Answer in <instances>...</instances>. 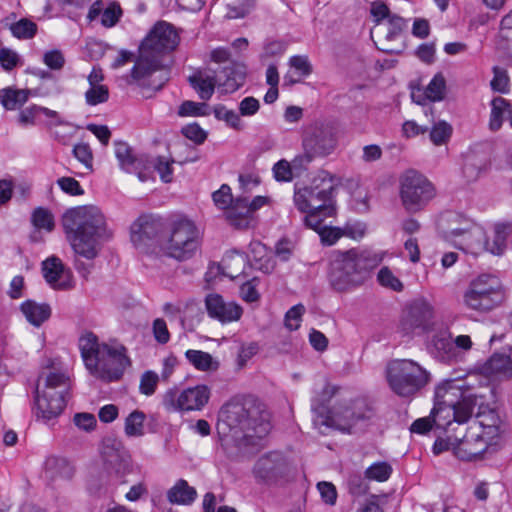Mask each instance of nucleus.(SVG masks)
I'll use <instances>...</instances> for the list:
<instances>
[{
  "label": "nucleus",
  "mask_w": 512,
  "mask_h": 512,
  "mask_svg": "<svg viewBox=\"0 0 512 512\" xmlns=\"http://www.w3.org/2000/svg\"><path fill=\"white\" fill-rule=\"evenodd\" d=\"M218 429L239 446L256 445L271 430L270 413L251 396L234 398L220 409Z\"/></svg>",
  "instance_id": "nucleus-1"
},
{
  "label": "nucleus",
  "mask_w": 512,
  "mask_h": 512,
  "mask_svg": "<svg viewBox=\"0 0 512 512\" xmlns=\"http://www.w3.org/2000/svg\"><path fill=\"white\" fill-rule=\"evenodd\" d=\"M62 225L74 252L88 260L98 255L100 241L112 237L103 213L94 205L68 209L62 216Z\"/></svg>",
  "instance_id": "nucleus-2"
},
{
  "label": "nucleus",
  "mask_w": 512,
  "mask_h": 512,
  "mask_svg": "<svg viewBox=\"0 0 512 512\" xmlns=\"http://www.w3.org/2000/svg\"><path fill=\"white\" fill-rule=\"evenodd\" d=\"M381 261V256L357 248L333 251L328 271L329 285L337 293L351 292L368 280L370 272Z\"/></svg>",
  "instance_id": "nucleus-3"
},
{
  "label": "nucleus",
  "mask_w": 512,
  "mask_h": 512,
  "mask_svg": "<svg viewBox=\"0 0 512 512\" xmlns=\"http://www.w3.org/2000/svg\"><path fill=\"white\" fill-rule=\"evenodd\" d=\"M78 346L87 370L102 380L120 379L130 365L127 349L123 345L100 342L93 332H84L79 338Z\"/></svg>",
  "instance_id": "nucleus-4"
},
{
  "label": "nucleus",
  "mask_w": 512,
  "mask_h": 512,
  "mask_svg": "<svg viewBox=\"0 0 512 512\" xmlns=\"http://www.w3.org/2000/svg\"><path fill=\"white\" fill-rule=\"evenodd\" d=\"M175 27L165 21L157 22L142 40L138 56L131 69L132 78L139 84L164 67L163 59L179 45Z\"/></svg>",
  "instance_id": "nucleus-5"
},
{
  "label": "nucleus",
  "mask_w": 512,
  "mask_h": 512,
  "mask_svg": "<svg viewBox=\"0 0 512 512\" xmlns=\"http://www.w3.org/2000/svg\"><path fill=\"white\" fill-rule=\"evenodd\" d=\"M334 392L335 388L327 385L323 389L322 399L312 402V411L315 414L313 424L321 433L325 432L323 428L351 433L358 421L371 418L372 409L362 400L341 401L332 409L327 408L323 401L330 399Z\"/></svg>",
  "instance_id": "nucleus-6"
},
{
  "label": "nucleus",
  "mask_w": 512,
  "mask_h": 512,
  "mask_svg": "<svg viewBox=\"0 0 512 512\" xmlns=\"http://www.w3.org/2000/svg\"><path fill=\"white\" fill-rule=\"evenodd\" d=\"M200 247V233L195 224L187 219L175 221L169 234L162 241V247L156 251L160 260L168 257L179 262L195 256Z\"/></svg>",
  "instance_id": "nucleus-7"
},
{
  "label": "nucleus",
  "mask_w": 512,
  "mask_h": 512,
  "mask_svg": "<svg viewBox=\"0 0 512 512\" xmlns=\"http://www.w3.org/2000/svg\"><path fill=\"white\" fill-rule=\"evenodd\" d=\"M39 378L35 390L37 415L45 420L58 417L64 410L69 389V377L65 373L50 372L44 378L41 388Z\"/></svg>",
  "instance_id": "nucleus-8"
},
{
  "label": "nucleus",
  "mask_w": 512,
  "mask_h": 512,
  "mask_svg": "<svg viewBox=\"0 0 512 512\" xmlns=\"http://www.w3.org/2000/svg\"><path fill=\"white\" fill-rule=\"evenodd\" d=\"M387 380L395 394L411 397L429 383L430 373L413 360H395L387 367Z\"/></svg>",
  "instance_id": "nucleus-9"
},
{
  "label": "nucleus",
  "mask_w": 512,
  "mask_h": 512,
  "mask_svg": "<svg viewBox=\"0 0 512 512\" xmlns=\"http://www.w3.org/2000/svg\"><path fill=\"white\" fill-rule=\"evenodd\" d=\"M463 300L467 308L486 313L506 300V293L497 277L482 274L470 282Z\"/></svg>",
  "instance_id": "nucleus-10"
},
{
  "label": "nucleus",
  "mask_w": 512,
  "mask_h": 512,
  "mask_svg": "<svg viewBox=\"0 0 512 512\" xmlns=\"http://www.w3.org/2000/svg\"><path fill=\"white\" fill-rule=\"evenodd\" d=\"M335 187L331 180L314 179L310 185L298 187L294 190V204L301 212L310 210L324 211L325 215H333V194Z\"/></svg>",
  "instance_id": "nucleus-11"
},
{
  "label": "nucleus",
  "mask_w": 512,
  "mask_h": 512,
  "mask_svg": "<svg viewBox=\"0 0 512 512\" xmlns=\"http://www.w3.org/2000/svg\"><path fill=\"white\" fill-rule=\"evenodd\" d=\"M436 195L434 185L421 173L407 171L400 181V198L409 213L421 211Z\"/></svg>",
  "instance_id": "nucleus-12"
},
{
  "label": "nucleus",
  "mask_w": 512,
  "mask_h": 512,
  "mask_svg": "<svg viewBox=\"0 0 512 512\" xmlns=\"http://www.w3.org/2000/svg\"><path fill=\"white\" fill-rule=\"evenodd\" d=\"M211 390L207 385L200 384L179 390L169 388L162 395V405L168 412L200 411L208 403Z\"/></svg>",
  "instance_id": "nucleus-13"
},
{
  "label": "nucleus",
  "mask_w": 512,
  "mask_h": 512,
  "mask_svg": "<svg viewBox=\"0 0 512 512\" xmlns=\"http://www.w3.org/2000/svg\"><path fill=\"white\" fill-rule=\"evenodd\" d=\"M162 222L153 218H140L133 224L131 241L135 248L155 261H160L157 249L162 247L166 236H161Z\"/></svg>",
  "instance_id": "nucleus-14"
},
{
  "label": "nucleus",
  "mask_w": 512,
  "mask_h": 512,
  "mask_svg": "<svg viewBox=\"0 0 512 512\" xmlns=\"http://www.w3.org/2000/svg\"><path fill=\"white\" fill-rule=\"evenodd\" d=\"M101 455L103 472L109 481L123 482V478L131 473V456L119 440L106 438L103 441Z\"/></svg>",
  "instance_id": "nucleus-15"
},
{
  "label": "nucleus",
  "mask_w": 512,
  "mask_h": 512,
  "mask_svg": "<svg viewBox=\"0 0 512 512\" xmlns=\"http://www.w3.org/2000/svg\"><path fill=\"white\" fill-rule=\"evenodd\" d=\"M335 128L323 122H314L307 126L302 136V148H307L319 157L330 155L336 148Z\"/></svg>",
  "instance_id": "nucleus-16"
},
{
  "label": "nucleus",
  "mask_w": 512,
  "mask_h": 512,
  "mask_svg": "<svg viewBox=\"0 0 512 512\" xmlns=\"http://www.w3.org/2000/svg\"><path fill=\"white\" fill-rule=\"evenodd\" d=\"M288 470V462L284 455L273 451L257 459L253 475L259 482L271 483L286 475Z\"/></svg>",
  "instance_id": "nucleus-17"
},
{
  "label": "nucleus",
  "mask_w": 512,
  "mask_h": 512,
  "mask_svg": "<svg viewBox=\"0 0 512 512\" xmlns=\"http://www.w3.org/2000/svg\"><path fill=\"white\" fill-rule=\"evenodd\" d=\"M434 401L437 405H446L458 410L464 406V403L470 402L471 414L476 405V398L468 390H463L454 380L445 381L436 387Z\"/></svg>",
  "instance_id": "nucleus-18"
},
{
  "label": "nucleus",
  "mask_w": 512,
  "mask_h": 512,
  "mask_svg": "<svg viewBox=\"0 0 512 512\" xmlns=\"http://www.w3.org/2000/svg\"><path fill=\"white\" fill-rule=\"evenodd\" d=\"M432 315L433 309L427 301L423 299L416 300L403 311L400 327L406 334L416 329H425Z\"/></svg>",
  "instance_id": "nucleus-19"
},
{
  "label": "nucleus",
  "mask_w": 512,
  "mask_h": 512,
  "mask_svg": "<svg viewBox=\"0 0 512 512\" xmlns=\"http://www.w3.org/2000/svg\"><path fill=\"white\" fill-rule=\"evenodd\" d=\"M205 305L208 315L222 323L237 321L242 315V308L234 302H226L219 294L206 296Z\"/></svg>",
  "instance_id": "nucleus-20"
},
{
  "label": "nucleus",
  "mask_w": 512,
  "mask_h": 512,
  "mask_svg": "<svg viewBox=\"0 0 512 512\" xmlns=\"http://www.w3.org/2000/svg\"><path fill=\"white\" fill-rule=\"evenodd\" d=\"M430 414L435 428L445 430L453 422L458 424L467 422L472 416L471 404L470 402L464 403V406L458 410L446 405H437V402L434 401V407Z\"/></svg>",
  "instance_id": "nucleus-21"
},
{
  "label": "nucleus",
  "mask_w": 512,
  "mask_h": 512,
  "mask_svg": "<svg viewBox=\"0 0 512 512\" xmlns=\"http://www.w3.org/2000/svg\"><path fill=\"white\" fill-rule=\"evenodd\" d=\"M459 236H463L459 248L469 250L474 254L486 251L488 240L486 238L485 232L481 228L475 227L473 229H452L447 233L446 238L454 239Z\"/></svg>",
  "instance_id": "nucleus-22"
},
{
  "label": "nucleus",
  "mask_w": 512,
  "mask_h": 512,
  "mask_svg": "<svg viewBox=\"0 0 512 512\" xmlns=\"http://www.w3.org/2000/svg\"><path fill=\"white\" fill-rule=\"evenodd\" d=\"M245 78V66L242 63L230 62L222 70L218 83L219 89L224 94L233 93L244 84Z\"/></svg>",
  "instance_id": "nucleus-23"
},
{
  "label": "nucleus",
  "mask_w": 512,
  "mask_h": 512,
  "mask_svg": "<svg viewBox=\"0 0 512 512\" xmlns=\"http://www.w3.org/2000/svg\"><path fill=\"white\" fill-rule=\"evenodd\" d=\"M252 216L251 209L248 207V198L243 195L236 197L225 212L226 220L236 229L248 228Z\"/></svg>",
  "instance_id": "nucleus-24"
},
{
  "label": "nucleus",
  "mask_w": 512,
  "mask_h": 512,
  "mask_svg": "<svg viewBox=\"0 0 512 512\" xmlns=\"http://www.w3.org/2000/svg\"><path fill=\"white\" fill-rule=\"evenodd\" d=\"M115 156L119 161L120 167L128 172L133 173L140 168H146L147 157L145 155H136L133 149L125 142H115Z\"/></svg>",
  "instance_id": "nucleus-25"
},
{
  "label": "nucleus",
  "mask_w": 512,
  "mask_h": 512,
  "mask_svg": "<svg viewBox=\"0 0 512 512\" xmlns=\"http://www.w3.org/2000/svg\"><path fill=\"white\" fill-rule=\"evenodd\" d=\"M487 374H500L512 377V348L504 347L501 351L495 352L483 367Z\"/></svg>",
  "instance_id": "nucleus-26"
},
{
  "label": "nucleus",
  "mask_w": 512,
  "mask_h": 512,
  "mask_svg": "<svg viewBox=\"0 0 512 512\" xmlns=\"http://www.w3.org/2000/svg\"><path fill=\"white\" fill-rule=\"evenodd\" d=\"M482 437L483 436L481 435H477L474 444H472L466 436L463 438L455 437V441L457 442L455 454L460 459L466 461H471L482 455L487 449V443L482 439Z\"/></svg>",
  "instance_id": "nucleus-27"
},
{
  "label": "nucleus",
  "mask_w": 512,
  "mask_h": 512,
  "mask_svg": "<svg viewBox=\"0 0 512 512\" xmlns=\"http://www.w3.org/2000/svg\"><path fill=\"white\" fill-rule=\"evenodd\" d=\"M21 311L27 321L35 327L41 326L51 316V308L48 304L37 303L33 300L23 302L21 304Z\"/></svg>",
  "instance_id": "nucleus-28"
},
{
  "label": "nucleus",
  "mask_w": 512,
  "mask_h": 512,
  "mask_svg": "<svg viewBox=\"0 0 512 512\" xmlns=\"http://www.w3.org/2000/svg\"><path fill=\"white\" fill-rule=\"evenodd\" d=\"M191 87L198 93L199 98L206 101L214 94L216 84L219 83L215 75L196 72L188 78Z\"/></svg>",
  "instance_id": "nucleus-29"
},
{
  "label": "nucleus",
  "mask_w": 512,
  "mask_h": 512,
  "mask_svg": "<svg viewBox=\"0 0 512 512\" xmlns=\"http://www.w3.org/2000/svg\"><path fill=\"white\" fill-rule=\"evenodd\" d=\"M42 271L46 281L54 288H66L65 281H62L66 272L61 260L57 257H50L42 263Z\"/></svg>",
  "instance_id": "nucleus-30"
},
{
  "label": "nucleus",
  "mask_w": 512,
  "mask_h": 512,
  "mask_svg": "<svg viewBox=\"0 0 512 512\" xmlns=\"http://www.w3.org/2000/svg\"><path fill=\"white\" fill-rule=\"evenodd\" d=\"M197 497L194 487L187 481L180 479L167 491V499L172 504L190 505Z\"/></svg>",
  "instance_id": "nucleus-31"
},
{
  "label": "nucleus",
  "mask_w": 512,
  "mask_h": 512,
  "mask_svg": "<svg viewBox=\"0 0 512 512\" xmlns=\"http://www.w3.org/2000/svg\"><path fill=\"white\" fill-rule=\"evenodd\" d=\"M185 357L196 370L202 372H215L220 365L210 353L201 350L189 349L185 352Z\"/></svg>",
  "instance_id": "nucleus-32"
},
{
  "label": "nucleus",
  "mask_w": 512,
  "mask_h": 512,
  "mask_svg": "<svg viewBox=\"0 0 512 512\" xmlns=\"http://www.w3.org/2000/svg\"><path fill=\"white\" fill-rule=\"evenodd\" d=\"M428 349L432 355L441 361L450 359L453 351V343L447 332H439L433 335L428 344Z\"/></svg>",
  "instance_id": "nucleus-33"
},
{
  "label": "nucleus",
  "mask_w": 512,
  "mask_h": 512,
  "mask_svg": "<svg viewBox=\"0 0 512 512\" xmlns=\"http://www.w3.org/2000/svg\"><path fill=\"white\" fill-rule=\"evenodd\" d=\"M505 113H511L510 103L502 97H495L491 101V114L489 121V127L492 131H497L501 128Z\"/></svg>",
  "instance_id": "nucleus-34"
},
{
  "label": "nucleus",
  "mask_w": 512,
  "mask_h": 512,
  "mask_svg": "<svg viewBox=\"0 0 512 512\" xmlns=\"http://www.w3.org/2000/svg\"><path fill=\"white\" fill-rule=\"evenodd\" d=\"M10 17L5 18L12 35L18 39H32L37 33V25L32 20L22 18L17 22L9 23Z\"/></svg>",
  "instance_id": "nucleus-35"
},
{
  "label": "nucleus",
  "mask_w": 512,
  "mask_h": 512,
  "mask_svg": "<svg viewBox=\"0 0 512 512\" xmlns=\"http://www.w3.org/2000/svg\"><path fill=\"white\" fill-rule=\"evenodd\" d=\"M28 95V90L6 88L1 91V103L6 109L14 110L28 100Z\"/></svg>",
  "instance_id": "nucleus-36"
},
{
  "label": "nucleus",
  "mask_w": 512,
  "mask_h": 512,
  "mask_svg": "<svg viewBox=\"0 0 512 512\" xmlns=\"http://www.w3.org/2000/svg\"><path fill=\"white\" fill-rule=\"evenodd\" d=\"M31 222L36 229L47 232H52L55 227L54 215L45 207H37L33 210Z\"/></svg>",
  "instance_id": "nucleus-37"
},
{
  "label": "nucleus",
  "mask_w": 512,
  "mask_h": 512,
  "mask_svg": "<svg viewBox=\"0 0 512 512\" xmlns=\"http://www.w3.org/2000/svg\"><path fill=\"white\" fill-rule=\"evenodd\" d=\"M146 415L143 411L134 410L125 419V434L129 437L144 435V422Z\"/></svg>",
  "instance_id": "nucleus-38"
},
{
  "label": "nucleus",
  "mask_w": 512,
  "mask_h": 512,
  "mask_svg": "<svg viewBox=\"0 0 512 512\" xmlns=\"http://www.w3.org/2000/svg\"><path fill=\"white\" fill-rule=\"evenodd\" d=\"M446 81L441 73H437L425 89V97L430 101H441L445 96Z\"/></svg>",
  "instance_id": "nucleus-39"
},
{
  "label": "nucleus",
  "mask_w": 512,
  "mask_h": 512,
  "mask_svg": "<svg viewBox=\"0 0 512 512\" xmlns=\"http://www.w3.org/2000/svg\"><path fill=\"white\" fill-rule=\"evenodd\" d=\"M392 473V467L387 462H377L365 470V478L384 482L389 479Z\"/></svg>",
  "instance_id": "nucleus-40"
},
{
  "label": "nucleus",
  "mask_w": 512,
  "mask_h": 512,
  "mask_svg": "<svg viewBox=\"0 0 512 512\" xmlns=\"http://www.w3.org/2000/svg\"><path fill=\"white\" fill-rule=\"evenodd\" d=\"M452 135V126L445 121L435 123L430 131V140L435 145L446 144Z\"/></svg>",
  "instance_id": "nucleus-41"
},
{
  "label": "nucleus",
  "mask_w": 512,
  "mask_h": 512,
  "mask_svg": "<svg viewBox=\"0 0 512 512\" xmlns=\"http://www.w3.org/2000/svg\"><path fill=\"white\" fill-rule=\"evenodd\" d=\"M377 280L379 284L385 288L391 289L395 292H401L404 288L403 283L388 267H382L378 274Z\"/></svg>",
  "instance_id": "nucleus-42"
},
{
  "label": "nucleus",
  "mask_w": 512,
  "mask_h": 512,
  "mask_svg": "<svg viewBox=\"0 0 512 512\" xmlns=\"http://www.w3.org/2000/svg\"><path fill=\"white\" fill-rule=\"evenodd\" d=\"M479 424L483 428V432L481 436H486L488 438H494L500 433V419L494 413L490 412L488 415H484L480 417Z\"/></svg>",
  "instance_id": "nucleus-43"
},
{
  "label": "nucleus",
  "mask_w": 512,
  "mask_h": 512,
  "mask_svg": "<svg viewBox=\"0 0 512 512\" xmlns=\"http://www.w3.org/2000/svg\"><path fill=\"white\" fill-rule=\"evenodd\" d=\"M109 98V89L106 85L90 86L85 92V101L90 106L104 103Z\"/></svg>",
  "instance_id": "nucleus-44"
},
{
  "label": "nucleus",
  "mask_w": 512,
  "mask_h": 512,
  "mask_svg": "<svg viewBox=\"0 0 512 512\" xmlns=\"http://www.w3.org/2000/svg\"><path fill=\"white\" fill-rule=\"evenodd\" d=\"M509 82L510 79L506 69L494 66L493 79L490 83L492 90L505 94L509 91Z\"/></svg>",
  "instance_id": "nucleus-45"
},
{
  "label": "nucleus",
  "mask_w": 512,
  "mask_h": 512,
  "mask_svg": "<svg viewBox=\"0 0 512 512\" xmlns=\"http://www.w3.org/2000/svg\"><path fill=\"white\" fill-rule=\"evenodd\" d=\"M159 375L151 370L145 371L140 378L139 391L145 396L155 393L159 382Z\"/></svg>",
  "instance_id": "nucleus-46"
},
{
  "label": "nucleus",
  "mask_w": 512,
  "mask_h": 512,
  "mask_svg": "<svg viewBox=\"0 0 512 512\" xmlns=\"http://www.w3.org/2000/svg\"><path fill=\"white\" fill-rule=\"evenodd\" d=\"M214 115L218 120H224L228 125L235 129H241V120L239 114L233 110H228L223 105H217L214 108Z\"/></svg>",
  "instance_id": "nucleus-47"
},
{
  "label": "nucleus",
  "mask_w": 512,
  "mask_h": 512,
  "mask_svg": "<svg viewBox=\"0 0 512 512\" xmlns=\"http://www.w3.org/2000/svg\"><path fill=\"white\" fill-rule=\"evenodd\" d=\"M207 104L194 101H184L178 110L179 116H204L208 115Z\"/></svg>",
  "instance_id": "nucleus-48"
},
{
  "label": "nucleus",
  "mask_w": 512,
  "mask_h": 512,
  "mask_svg": "<svg viewBox=\"0 0 512 512\" xmlns=\"http://www.w3.org/2000/svg\"><path fill=\"white\" fill-rule=\"evenodd\" d=\"M274 178L279 182H289L293 179V167L291 162L285 159L276 162L272 168Z\"/></svg>",
  "instance_id": "nucleus-49"
},
{
  "label": "nucleus",
  "mask_w": 512,
  "mask_h": 512,
  "mask_svg": "<svg viewBox=\"0 0 512 512\" xmlns=\"http://www.w3.org/2000/svg\"><path fill=\"white\" fill-rule=\"evenodd\" d=\"M214 204L220 209H227L235 199L231 194V188L227 184H223L217 191L212 194Z\"/></svg>",
  "instance_id": "nucleus-50"
},
{
  "label": "nucleus",
  "mask_w": 512,
  "mask_h": 512,
  "mask_svg": "<svg viewBox=\"0 0 512 512\" xmlns=\"http://www.w3.org/2000/svg\"><path fill=\"white\" fill-rule=\"evenodd\" d=\"M482 170L483 165L475 157H467L463 166V174L468 182L476 181Z\"/></svg>",
  "instance_id": "nucleus-51"
},
{
  "label": "nucleus",
  "mask_w": 512,
  "mask_h": 512,
  "mask_svg": "<svg viewBox=\"0 0 512 512\" xmlns=\"http://www.w3.org/2000/svg\"><path fill=\"white\" fill-rule=\"evenodd\" d=\"M304 312L305 307L302 304L290 308L285 315V326L291 331L298 329Z\"/></svg>",
  "instance_id": "nucleus-52"
},
{
  "label": "nucleus",
  "mask_w": 512,
  "mask_h": 512,
  "mask_svg": "<svg viewBox=\"0 0 512 512\" xmlns=\"http://www.w3.org/2000/svg\"><path fill=\"white\" fill-rule=\"evenodd\" d=\"M306 213L307 215L304 217L305 225L320 233V231L325 227L323 225L324 218L329 217L330 215H325L324 211L318 210H310Z\"/></svg>",
  "instance_id": "nucleus-53"
},
{
  "label": "nucleus",
  "mask_w": 512,
  "mask_h": 512,
  "mask_svg": "<svg viewBox=\"0 0 512 512\" xmlns=\"http://www.w3.org/2000/svg\"><path fill=\"white\" fill-rule=\"evenodd\" d=\"M318 158L314 153L307 150V148H303V152L297 156L294 157V159L291 161L292 167L294 171L299 174L302 171L306 170L310 163L315 159Z\"/></svg>",
  "instance_id": "nucleus-54"
},
{
  "label": "nucleus",
  "mask_w": 512,
  "mask_h": 512,
  "mask_svg": "<svg viewBox=\"0 0 512 512\" xmlns=\"http://www.w3.org/2000/svg\"><path fill=\"white\" fill-rule=\"evenodd\" d=\"M73 154L87 169H92L93 155L88 144H76L73 148Z\"/></svg>",
  "instance_id": "nucleus-55"
},
{
  "label": "nucleus",
  "mask_w": 512,
  "mask_h": 512,
  "mask_svg": "<svg viewBox=\"0 0 512 512\" xmlns=\"http://www.w3.org/2000/svg\"><path fill=\"white\" fill-rule=\"evenodd\" d=\"M349 492L355 496H361L367 493L369 486L360 474H351L348 478Z\"/></svg>",
  "instance_id": "nucleus-56"
},
{
  "label": "nucleus",
  "mask_w": 512,
  "mask_h": 512,
  "mask_svg": "<svg viewBox=\"0 0 512 512\" xmlns=\"http://www.w3.org/2000/svg\"><path fill=\"white\" fill-rule=\"evenodd\" d=\"M152 331L155 340L159 344H166L170 340V332L166 322L162 318H157L153 321Z\"/></svg>",
  "instance_id": "nucleus-57"
},
{
  "label": "nucleus",
  "mask_w": 512,
  "mask_h": 512,
  "mask_svg": "<svg viewBox=\"0 0 512 512\" xmlns=\"http://www.w3.org/2000/svg\"><path fill=\"white\" fill-rule=\"evenodd\" d=\"M173 162V160L171 162L168 161L165 159V157H158L153 163L154 168L159 173L161 180L165 183L172 181L173 169L171 165Z\"/></svg>",
  "instance_id": "nucleus-58"
},
{
  "label": "nucleus",
  "mask_w": 512,
  "mask_h": 512,
  "mask_svg": "<svg viewBox=\"0 0 512 512\" xmlns=\"http://www.w3.org/2000/svg\"><path fill=\"white\" fill-rule=\"evenodd\" d=\"M57 184L65 193L69 195L78 196L84 193L80 183L72 177H61L57 180Z\"/></svg>",
  "instance_id": "nucleus-59"
},
{
  "label": "nucleus",
  "mask_w": 512,
  "mask_h": 512,
  "mask_svg": "<svg viewBox=\"0 0 512 512\" xmlns=\"http://www.w3.org/2000/svg\"><path fill=\"white\" fill-rule=\"evenodd\" d=\"M292 68L297 70L302 76H308L312 73V65L307 56L295 55L289 60Z\"/></svg>",
  "instance_id": "nucleus-60"
},
{
  "label": "nucleus",
  "mask_w": 512,
  "mask_h": 512,
  "mask_svg": "<svg viewBox=\"0 0 512 512\" xmlns=\"http://www.w3.org/2000/svg\"><path fill=\"white\" fill-rule=\"evenodd\" d=\"M19 57L16 52L8 48H2L0 50V64L3 69L9 71L17 66Z\"/></svg>",
  "instance_id": "nucleus-61"
},
{
  "label": "nucleus",
  "mask_w": 512,
  "mask_h": 512,
  "mask_svg": "<svg viewBox=\"0 0 512 512\" xmlns=\"http://www.w3.org/2000/svg\"><path fill=\"white\" fill-rule=\"evenodd\" d=\"M44 63L53 70H60L65 63L63 54L59 50L48 51L43 57Z\"/></svg>",
  "instance_id": "nucleus-62"
},
{
  "label": "nucleus",
  "mask_w": 512,
  "mask_h": 512,
  "mask_svg": "<svg viewBox=\"0 0 512 512\" xmlns=\"http://www.w3.org/2000/svg\"><path fill=\"white\" fill-rule=\"evenodd\" d=\"M182 133L186 138L198 144L203 143L206 139L205 131L196 123L185 126Z\"/></svg>",
  "instance_id": "nucleus-63"
},
{
  "label": "nucleus",
  "mask_w": 512,
  "mask_h": 512,
  "mask_svg": "<svg viewBox=\"0 0 512 512\" xmlns=\"http://www.w3.org/2000/svg\"><path fill=\"white\" fill-rule=\"evenodd\" d=\"M317 487L323 501L329 505H334L337 499L335 486L330 482H320Z\"/></svg>",
  "instance_id": "nucleus-64"
}]
</instances>
